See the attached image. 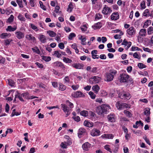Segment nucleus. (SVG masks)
Masks as SVG:
<instances>
[{"mask_svg": "<svg viewBox=\"0 0 153 153\" xmlns=\"http://www.w3.org/2000/svg\"><path fill=\"white\" fill-rule=\"evenodd\" d=\"M73 8V5L72 3H70L68 5V8L67 9V11L69 12H71L72 9Z\"/></svg>", "mask_w": 153, "mask_h": 153, "instance_id": "obj_40", "label": "nucleus"}, {"mask_svg": "<svg viewBox=\"0 0 153 153\" xmlns=\"http://www.w3.org/2000/svg\"><path fill=\"white\" fill-rule=\"evenodd\" d=\"M153 33V27H150L147 29V33L149 35L152 34Z\"/></svg>", "mask_w": 153, "mask_h": 153, "instance_id": "obj_30", "label": "nucleus"}, {"mask_svg": "<svg viewBox=\"0 0 153 153\" xmlns=\"http://www.w3.org/2000/svg\"><path fill=\"white\" fill-rule=\"evenodd\" d=\"M61 106L62 108V110L66 114V117H68L70 114V109L69 107L66 105L64 104H61Z\"/></svg>", "mask_w": 153, "mask_h": 153, "instance_id": "obj_5", "label": "nucleus"}, {"mask_svg": "<svg viewBox=\"0 0 153 153\" xmlns=\"http://www.w3.org/2000/svg\"><path fill=\"white\" fill-rule=\"evenodd\" d=\"M39 4H40V7L43 10H46V8L45 6L44 5L42 1H39Z\"/></svg>", "mask_w": 153, "mask_h": 153, "instance_id": "obj_47", "label": "nucleus"}, {"mask_svg": "<svg viewBox=\"0 0 153 153\" xmlns=\"http://www.w3.org/2000/svg\"><path fill=\"white\" fill-rule=\"evenodd\" d=\"M114 137V136L113 134H107V138L108 139H112Z\"/></svg>", "mask_w": 153, "mask_h": 153, "instance_id": "obj_63", "label": "nucleus"}, {"mask_svg": "<svg viewBox=\"0 0 153 153\" xmlns=\"http://www.w3.org/2000/svg\"><path fill=\"white\" fill-rule=\"evenodd\" d=\"M112 11V10L106 5H105L102 11V13L105 15L109 14Z\"/></svg>", "mask_w": 153, "mask_h": 153, "instance_id": "obj_8", "label": "nucleus"}, {"mask_svg": "<svg viewBox=\"0 0 153 153\" xmlns=\"http://www.w3.org/2000/svg\"><path fill=\"white\" fill-rule=\"evenodd\" d=\"M117 73V71L115 69L110 70L108 72L106 73L105 74V80L108 82L112 81Z\"/></svg>", "mask_w": 153, "mask_h": 153, "instance_id": "obj_1", "label": "nucleus"}, {"mask_svg": "<svg viewBox=\"0 0 153 153\" xmlns=\"http://www.w3.org/2000/svg\"><path fill=\"white\" fill-rule=\"evenodd\" d=\"M88 94L90 97L92 99H94L95 98L96 95L92 92L90 91L88 93Z\"/></svg>", "mask_w": 153, "mask_h": 153, "instance_id": "obj_46", "label": "nucleus"}, {"mask_svg": "<svg viewBox=\"0 0 153 153\" xmlns=\"http://www.w3.org/2000/svg\"><path fill=\"white\" fill-rule=\"evenodd\" d=\"M47 33H48L49 36L51 37H55L56 35V33L52 31H47Z\"/></svg>", "mask_w": 153, "mask_h": 153, "instance_id": "obj_31", "label": "nucleus"}, {"mask_svg": "<svg viewBox=\"0 0 153 153\" xmlns=\"http://www.w3.org/2000/svg\"><path fill=\"white\" fill-rule=\"evenodd\" d=\"M81 115L84 117H87L88 115V112L85 110H83L80 112Z\"/></svg>", "mask_w": 153, "mask_h": 153, "instance_id": "obj_37", "label": "nucleus"}, {"mask_svg": "<svg viewBox=\"0 0 153 153\" xmlns=\"http://www.w3.org/2000/svg\"><path fill=\"white\" fill-rule=\"evenodd\" d=\"M150 109L149 108H145L144 110V114L146 116H150Z\"/></svg>", "mask_w": 153, "mask_h": 153, "instance_id": "obj_24", "label": "nucleus"}, {"mask_svg": "<svg viewBox=\"0 0 153 153\" xmlns=\"http://www.w3.org/2000/svg\"><path fill=\"white\" fill-rule=\"evenodd\" d=\"M59 90L62 91H63L65 90L66 88V86L61 83H59Z\"/></svg>", "mask_w": 153, "mask_h": 153, "instance_id": "obj_35", "label": "nucleus"}, {"mask_svg": "<svg viewBox=\"0 0 153 153\" xmlns=\"http://www.w3.org/2000/svg\"><path fill=\"white\" fill-rule=\"evenodd\" d=\"M71 66L76 69H82L83 65L82 64L79 63H75L71 64Z\"/></svg>", "mask_w": 153, "mask_h": 153, "instance_id": "obj_13", "label": "nucleus"}, {"mask_svg": "<svg viewBox=\"0 0 153 153\" xmlns=\"http://www.w3.org/2000/svg\"><path fill=\"white\" fill-rule=\"evenodd\" d=\"M59 47L61 49H63L65 47L64 45L62 42L59 43L58 45Z\"/></svg>", "mask_w": 153, "mask_h": 153, "instance_id": "obj_61", "label": "nucleus"}, {"mask_svg": "<svg viewBox=\"0 0 153 153\" xmlns=\"http://www.w3.org/2000/svg\"><path fill=\"white\" fill-rule=\"evenodd\" d=\"M95 19H99L102 18V16L100 13L96 14L95 16Z\"/></svg>", "mask_w": 153, "mask_h": 153, "instance_id": "obj_51", "label": "nucleus"}, {"mask_svg": "<svg viewBox=\"0 0 153 153\" xmlns=\"http://www.w3.org/2000/svg\"><path fill=\"white\" fill-rule=\"evenodd\" d=\"M72 118L74 119L75 121H76L77 122H79L80 120V118L78 116L76 117H73Z\"/></svg>", "mask_w": 153, "mask_h": 153, "instance_id": "obj_62", "label": "nucleus"}, {"mask_svg": "<svg viewBox=\"0 0 153 153\" xmlns=\"http://www.w3.org/2000/svg\"><path fill=\"white\" fill-rule=\"evenodd\" d=\"M84 125L87 127H92L93 126V123H90L88 121L85 120L84 123Z\"/></svg>", "mask_w": 153, "mask_h": 153, "instance_id": "obj_26", "label": "nucleus"}, {"mask_svg": "<svg viewBox=\"0 0 153 153\" xmlns=\"http://www.w3.org/2000/svg\"><path fill=\"white\" fill-rule=\"evenodd\" d=\"M143 49L144 51L149 53H151L152 52V51H153V50H152L148 48H146L144 47H143Z\"/></svg>", "mask_w": 153, "mask_h": 153, "instance_id": "obj_52", "label": "nucleus"}, {"mask_svg": "<svg viewBox=\"0 0 153 153\" xmlns=\"http://www.w3.org/2000/svg\"><path fill=\"white\" fill-rule=\"evenodd\" d=\"M111 19L113 20H116L119 18V16L118 13L114 12L113 13L111 16Z\"/></svg>", "mask_w": 153, "mask_h": 153, "instance_id": "obj_17", "label": "nucleus"}, {"mask_svg": "<svg viewBox=\"0 0 153 153\" xmlns=\"http://www.w3.org/2000/svg\"><path fill=\"white\" fill-rule=\"evenodd\" d=\"M86 132V130L83 128H80L78 131V136L79 138H81L82 135L85 134Z\"/></svg>", "mask_w": 153, "mask_h": 153, "instance_id": "obj_16", "label": "nucleus"}, {"mask_svg": "<svg viewBox=\"0 0 153 153\" xmlns=\"http://www.w3.org/2000/svg\"><path fill=\"white\" fill-rule=\"evenodd\" d=\"M32 49L33 52L36 53L37 54H39L40 53V51L37 47L34 48H33Z\"/></svg>", "mask_w": 153, "mask_h": 153, "instance_id": "obj_36", "label": "nucleus"}, {"mask_svg": "<svg viewBox=\"0 0 153 153\" xmlns=\"http://www.w3.org/2000/svg\"><path fill=\"white\" fill-rule=\"evenodd\" d=\"M135 30L133 27H130L127 30V33L130 36L134 35L135 33Z\"/></svg>", "mask_w": 153, "mask_h": 153, "instance_id": "obj_11", "label": "nucleus"}, {"mask_svg": "<svg viewBox=\"0 0 153 153\" xmlns=\"http://www.w3.org/2000/svg\"><path fill=\"white\" fill-rule=\"evenodd\" d=\"M18 18L22 21H25V18L23 15L21 14H19L18 17Z\"/></svg>", "mask_w": 153, "mask_h": 153, "instance_id": "obj_49", "label": "nucleus"}, {"mask_svg": "<svg viewBox=\"0 0 153 153\" xmlns=\"http://www.w3.org/2000/svg\"><path fill=\"white\" fill-rule=\"evenodd\" d=\"M140 123L141 126H143V124L142 123L141 121L140 120L139 121H137L135 123V125H133V127L134 128H138V124Z\"/></svg>", "mask_w": 153, "mask_h": 153, "instance_id": "obj_28", "label": "nucleus"}, {"mask_svg": "<svg viewBox=\"0 0 153 153\" xmlns=\"http://www.w3.org/2000/svg\"><path fill=\"white\" fill-rule=\"evenodd\" d=\"M63 61L66 63H70L72 62V60L68 58L64 57L63 58Z\"/></svg>", "mask_w": 153, "mask_h": 153, "instance_id": "obj_34", "label": "nucleus"}, {"mask_svg": "<svg viewBox=\"0 0 153 153\" xmlns=\"http://www.w3.org/2000/svg\"><path fill=\"white\" fill-rule=\"evenodd\" d=\"M16 29L17 27H12L11 26H8L6 29V30L7 31L12 32L15 30Z\"/></svg>", "mask_w": 153, "mask_h": 153, "instance_id": "obj_27", "label": "nucleus"}, {"mask_svg": "<svg viewBox=\"0 0 153 153\" xmlns=\"http://www.w3.org/2000/svg\"><path fill=\"white\" fill-rule=\"evenodd\" d=\"M108 121L110 122H114L116 121V118L114 114H110L107 116Z\"/></svg>", "mask_w": 153, "mask_h": 153, "instance_id": "obj_9", "label": "nucleus"}, {"mask_svg": "<svg viewBox=\"0 0 153 153\" xmlns=\"http://www.w3.org/2000/svg\"><path fill=\"white\" fill-rule=\"evenodd\" d=\"M79 86V85H73L71 86V87L73 90H76L78 89Z\"/></svg>", "mask_w": 153, "mask_h": 153, "instance_id": "obj_55", "label": "nucleus"}, {"mask_svg": "<svg viewBox=\"0 0 153 153\" xmlns=\"http://www.w3.org/2000/svg\"><path fill=\"white\" fill-rule=\"evenodd\" d=\"M39 39L42 43H45L46 42L47 39L45 35L43 34H40L39 35Z\"/></svg>", "mask_w": 153, "mask_h": 153, "instance_id": "obj_19", "label": "nucleus"}, {"mask_svg": "<svg viewBox=\"0 0 153 153\" xmlns=\"http://www.w3.org/2000/svg\"><path fill=\"white\" fill-rule=\"evenodd\" d=\"M102 107V105L101 106H99L96 107V110L97 113L99 115H101L104 114Z\"/></svg>", "mask_w": 153, "mask_h": 153, "instance_id": "obj_15", "label": "nucleus"}, {"mask_svg": "<svg viewBox=\"0 0 153 153\" xmlns=\"http://www.w3.org/2000/svg\"><path fill=\"white\" fill-rule=\"evenodd\" d=\"M11 39H7L4 40V43L6 45H7L10 44V43L12 41Z\"/></svg>", "mask_w": 153, "mask_h": 153, "instance_id": "obj_54", "label": "nucleus"}, {"mask_svg": "<svg viewBox=\"0 0 153 153\" xmlns=\"http://www.w3.org/2000/svg\"><path fill=\"white\" fill-rule=\"evenodd\" d=\"M91 145L88 142H86L83 144L82 146L83 149L85 151H88L90 148Z\"/></svg>", "mask_w": 153, "mask_h": 153, "instance_id": "obj_14", "label": "nucleus"}, {"mask_svg": "<svg viewBox=\"0 0 153 153\" xmlns=\"http://www.w3.org/2000/svg\"><path fill=\"white\" fill-rule=\"evenodd\" d=\"M72 96L74 98L81 97L85 96V95L80 91H77L72 94Z\"/></svg>", "mask_w": 153, "mask_h": 153, "instance_id": "obj_7", "label": "nucleus"}, {"mask_svg": "<svg viewBox=\"0 0 153 153\" xmlns=\"http://www.w3.org/2000/svg\"><path fill=\"white\" fill-rule=\"evenodd\" d=\"M100 89V87L97 85H94L92 87V89L95 93L97 94Z\"/></svg>", "mask_w": 153, "mask_h": 153, "instance_id": "obj_21", "label": "nucleus"}, {"mask_svg": "<svg viewBox=\"0 0 153 153\" xmlns=\"http://www.w3.org/2000/svg\"><path fill=\"white\" fill-rule=\"evenodd\" d=\"M26 38L28 40H30L34 42L36 40L35 37L33 36L31 34L26 35Z\"/></svg>", "mask_w": 153, "mask_h": 153, "instance_id": "obj_22", "label": "nucleus"}, {"mask_svg": "<svg viewBox=\"0 0 153 153\" xmlns=\"http://www.w3.org/2000/svg\"><path fill=\"white\" fill-rule=\"evenodd\" d=\"M16 2L18 5L20 7H23V6L22 4V0H16Z\"/></svg>", "mask_w": 153, "mask_h": 153, "instance_id": "obj_45", "label": "nucleus"}, {"mask_svg": "<svg viewBox=\"0 0 153 153\" xmlns=\"http://www.w3.org/2000/svg\"><path fill=\"white\" fill-rule=\"evenodd\" d=\"M15 34L16 37L19 39L23 38L25 36L24 33L20 31H16Z\"/></svg>", "mask_w": 153, "mask_h": 153, "instance_id": "obj_12", "label": "nucleus"}, {"mask_svg": "<svg viewBox=\"0 0 153 153\" xmlns=\"http://www.w3.org/2000/svg\"><path fill=\"white\" fill-rule=\"evenodd\" d=\"M117 108L119 110L127 108H130L128 105L126 103H121L120 102H117L116 104Z\"/></svg>", "mask_w": 153, "mask_h": 153, "instance_id": "obj_3", "label": "nucleus"}, {"mask_svg": "<svg viewBox=\"0 0 153 153\" xmlns=\"http://www.w3.org/2000/svg\"><path fill=\"white\" fill-rule=\"evenodd\" d=\"M63 80L65 83H69L70 82V79L68 76H65Z\"/></svg>", "mask_w": 153, "mask_h": 153, "instance_id": "obj_56", "label": "nucleus"}, {"mask_svg": "<svg viewBox=\"0 0 153 153\" xmlns=\"http://www.w3.org/2000/svg\"><path fill=\"white\" fill-rule=\"evenodd\" d=\"M91 134L93 137L97 136L100 134V131L97 128H93L91 132Z\"/></svg>", "mask_w": 153, "mask_h": 153, "instance_id": "obj_6", "label": "nucleus"}, {"mask_svg": "<svg viewBox=\"0 0 153 153\" xmlns=\"http://www.w3.org/2000/svg\"><path fill=\"white\" fill-rule=\"evenodd\" d=\"M100 95L102 96L105 97L107 95L108 93L105 91H101Z\"/></svg>", "mask_w": 153, "mask_h": 153, "instance_id": "obj_60", "label": "nucleus"}, {"mask_svg": "<svg viewBox=\"0 0 153 153\" xmlns=\"http://www.w3.org/2000/svg\"><path fill=\"white\" fill-rule=\"evenodd\" d=\"M124 113L127 117L129 118L132 117V114L131 113L127 110H125L124 111Z\"/></svg>", "mask_w": 153, "mask_h": 153, "instance_id": "obj_29", "label": "nucleus"}, {"mask_svg": "<svg viewBox=\"0 0 153 153\" xmlns=\"http://www.w3.org/2000/svg\"><path fill=\"white\" fill-rule=\"evenodd\" d=\"M104 148L106 150L108 151L110 153H112V152L110 148V146L108 145H106L104 146Z\"/></svg>", "mask_w": 153, "mask_h": 153, "instance_id": "obj_50", "label": "nucleus"}, {"mask_svg": "<svg viewBox=\"0 0 153 153\" xmlns=\"http://www.w3.org/2000/svg\"><path fill=\"white\" fill-rule=\"evenodd\" d=\"M80 28L82 31L84 32L86 31L87 29V27L86 25H84L82 26H81Z\"/></svg>", "mask_w": 153, "mask_h": 153, "instance_id": "obj_42", "label": "nucleus"}, {"mask_svg": "<svg viewBox=\"0 0 153 153\" xmlns=\"http://www.w3.org/2000/svg\"><path fill=\"white\" fill-rule=\"evenodd\" d=\"M137 66L140 69H143L146 67L145 65L142 63H139L137 65Z\"/></svg>", "mask_w": 153, "mask_h": 153, "instance_id": "obj_39", "label": "nucleus"}, {"mask_svg": "<svg viewBox=\"0 0 153 153\" xmlns=\"http://www.w3.org/2000/svg\"><path fill=\"white\" fill-rule=\"evenodd\" d=\"M114 148L113 150V152L114 153H117L118 149L119 148V146L118 145H115L114 146Z\"/></svg>", "mask_w": 153, "mask_h": 153, "instance_id": "obj_48", "label": "nucleus"}, {"mask_svg": "<svg viewBox=\"0 0 153 153\" xmlns=\"http://www.w3.org/2000/svg\"><path fill=\"white\" fill-rule=\"evenodd\" d=\"M28 94L29 93L27 92L21 94L22 96H23L24 98L27 99H29Z\"/></svg>", "mask_w": 153, "mask_h": 153, "instance_id": "obj_38", "label": "nucleus"}, {"mask_svg": "<svg viewBox=\"0 0 153 153\" xmlns=\"http://www.w3.org/2000/svg\"><path fill=\"white\" fill-rule=\"evenodd\" d=\"M119 77L121 82H125L127 81L129 76L126 74L123 73L120 74Z\"/></svg>", "mask_w": 153, "mask_h": 153, "instance_id": "obj_4", "label": "nucleus"}, {"mask_svg": "<svg viewBox=\"0 0 153 153\" xmlns=\"http://www.w3.org/2000/svg\"><path fill=\"white\" fill-rule=\"evenodd\" d=\"M61 51H55L54 52V54L58 58L60 57L61 56Z\"/></svg>", "mask_w": 153, "mask_h": 153, "instance_id": "obj_32", "label": "nucleus"}, {"mask_svg": "<svg viewBox=\"0 0 153 153\" xmlns=\"http://www.w3.org/2000/svg\"><path fill=\"white\" fill-rule=\"evenodd\" d=\"M11 36L10 33H3L0 35V37L2 39H6L7 38H9Z\"/></svg>", "mask_w": 153, "mask_h": 153, "instance_id": "obj_20", "label": "nucleus"}, {"mask_svg": "<svg viewBox=\"0 0 153 153\" xmlns=\"http://www.w3.org/2000/svg\"><path fill=\"white\" fill-rule=\"evenodd\" d=\"M35 64H36V65L38 67L40 68H44V66L42 64H40L39 62H37L35 63Z\"/></svg>", "mask_w": 153, "mask_h": 153, "instance_id": "obj_64", "label": "nucleus"}, {"mask_svg": "<svg viewBox=\"0 0 153 153\" xmlns=\"http://www.w3.org/2000/svg\"><path fill=\"white\" fill-rule=\"evenodd\" d=\"M30 1V5L32 7H34L35 5V1L34 0H29Z\"/></svg>", "mask_w": 153, "mask_h": 153, "instance_id": "obj_58", "label": "nucleus"}, {"mask_svg": "<svg viewBox=\"0 0 153 153\" xmlns=\"http://www.w3.org/2000/svg\"><path fill=\"white\" fill-rule=\"evenodd\" d=\"M131 49V51H132L137 50L138 51H140L141 52L143 51L141 49L138 48V47H135V46H132Z\"/></svg>", "mask_w": 153, "mask_h": 153, "instance_id": "obj_44", "label": "nucleus"}, {"mask_svg": "<svg viewBox=\"0 0 153 153\" xmlns=\"http://www.w3.org/2000/svg\"><path fill=\"white\" fill-rule=\"evenodd\" d=\"M102 105V107L104 114H106L107 112H109V110L111 109L110 107L108 105L103 104Z\"/></svg>", "mask_w": 153, "mask_h": 153, "instance_id": "obj_18", "label": "nucleus"}, {"mask_svg": "<svg viewBox=\"0 0 153 153\" xmlns=\"http://www.w3.org/2000/svg\"><path fill=\"white\" fill-rule=\"evenodd\" d=\"M100 77L97 76H93L88 79L89 82L92 84H95L99 83L101 80Z\"/></svg>", "mask_w": 153, "mask_h": 153, "instance_id": "obj_2", "label": "nucleus"}, {"mask_svg": "<svg viewBox=\"0 0 153 153\" xmlns=\"http://www.w3.org/2000/svg\"><path fill=\"white\" fill-rule=\"evenodd\" d=\"M149 12L148 9H146L143 13V15L144 16L148 17L149 16Z\"/></svg>", "mask_w": 153, "mask_h": 153, "instance_id": "obj_33", "label": "nucleus"}, {"mask_svg": "<svg viewBox=\"0 0 153 153\" xmlns=\"http://www.w3.org/2000/svg\"><path fill=\"white\" fill-rule=\"evenodd\" d=\"M119 95V97L122 99L126 98L127 99H128L131 97L130 94L128 93H121Z\"/></svg>", "mask_w": 153, "mask_h": 153, "instance_id": "obj_10", "label": "nucleus"}, {"mask_svg": "<svg viewBox=\"0 0 153 153\" xmlns=\"http://www.w3.org/2000/svg\"><path fill=\"white\" fill-rule=\"evenodd\" d=\"M140 36H145L146 35V30L145 29H141L139 32Z\"/></svg>", "mask_w": 153, "mask_h": 153, "instance_id": "obj_23", "label": "nucleus"}, {"mask_svg": "<svg viewBox=\"0 0 153 153\" xmlns=\"http://www.w3.org/2000/svg\"><path fill=\"white\" fill-rule=\"evenodd\" d=\"M30 26L34 30H35V31H38V27H37L35 25L32 23H30Z\"/></svg>", "mask_w": 153, "mask_h": 153, "instance_id": "obj_43", "label": "nucleus"}, {"mask_svg": "<svg viewBox=\"0 0 153 153\" xmlns=\"http://www.w3.org/2000/svg\"><path fill=\"white\" fill-rule=\"evenodd\" d=\"M8 83L11 86H14L15 85V83L12 80L8 79Z\"/></svg>", "mask_w": 153, "mask_h": 153, "instance_id": "obj_41", "label": "nucleus"}, {"mask_svg": "<svg viewBox=\"0 0 153 153\" xmlns=\"http://www.w3.org/2000/svg\"><path fill=\"white\" fill-rule=\"evenodd\" d=\"M43 59L46 62H48L51 59V57L49 56H44Z\"/></svg>", "mask_w": 153, "mask_h": 153, "instance_id": "obj_57", "label": "nucleus"}, {"mask_svg": "<svg viewBox=\"0 0 153 153\" xmlns=\"http://www.w3.org/2000/svg\"><path fill=\"white\" fill-rule=\"evenodd\" d=\"M75 34L73 33H71L68 36V39L70 40L72 39L73 38L75 37Z\"/></svg>", "mask_w": 153, "mask_h": 153, "instance_id": "obj_53", "label": "nucleus"}, {"mask_svg": "<svg viewBox=\"0 0 153 153\" xmlns=\"http://www.w3.org/2000/svg\"><path fill=\"white\" fill-rule=\"evenodd\" d=\"M152 21L150 20H147L146 21L143 26V28H147L149 26L151 25Z\"/></svg>", "mask_w": 153, "mask_h": 153, "instance_id": "obj_25", "label": "nucleus"}, {"mask_svg": "<svg viewBox=\"0 0 153 153\" xmlns=\"http://www.w3.org/2000/svg\"><path fill=\"white\" fill-rule=\"evenodd\" d=\"M14 16L13 15H11L10 17L8 19V21L9 22H11L13 20Z\"/></svg>", "mask_w": 153, "mask_h": 153, "instance_id": "obj_59", "label": "nucleus"}]
</instances>
